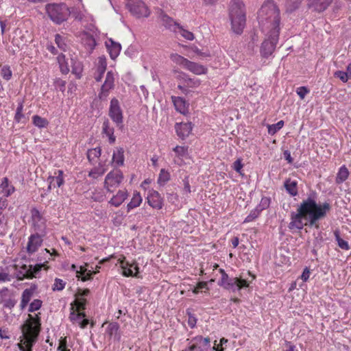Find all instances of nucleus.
Instances as JSON below:
<instances>
[{
	"mask_svg": "<svg viewBox=\"0 0 351 351\" xmlns=\"http://www.w3.org/2000/svg\"><path fill=\"white\" fill-rule=\"evenodd\" d=\"M258 21L263 33H280V11L273 0H266L258 11Z\"/></svg>",
	"mask_w": 351,
	"mask_h": 351,
	"instance_id": "nucleus-1",
	"label": "nucleus"
},
{
	"mask_svg": "<svg viewBox=\"0 0 351 351\" xmlns=\"http://www.w3.org/2000/svg\"><path fill=\"white\" fill-rule=\"evenodd\" d=\"M40 326V319L38 315L36 317L28 315V318L22 326V335L18 343L21 351H32V348L38 340Z\"/></svg>",
	"mask_w": 351,
	"mask_h": 351,
	"instance_id": "nucleus-2",
	"label": "nucleus"
},
{
	"mask_svg": "<svg viewBox=\"0 0 351 351\" xmlns=\"http://www.w3.org/2000/svg\"><path fill=\"white\" fill-rule=\"evenodd\" d=\"M231 30L241 34L246 25V8L243 0H230L228 8Z\"/></svg>",
	"mask_w": 351,
	"mask_h": 351,
	"instance_id": "nucleus-3",
	"label": "nucleus"
},
{
	"mask_svg": "<svg viewBox=\"0 0 351 351\" xmlns=\"http://www.w3.org/2000/svg\"><path fill=\"white\" fill-rule=\"evenodd\" d=\"M221 278L219 282V285L226 290L232 291H241L242 289L249 288L252 282L255 279V276L249 271L248 274L252 277L251 280L243 279L241 276L229 278L224 269H219Z\"/></svg>",
	"mask_w": 351,
	"mask_h": 351,
	"instance_id": "nucleus-4",
	"label": "nucleus"
},
{
	"mask_svg": "<svg viewBox=\"0 0 351 351\" xmlns=\"http://www.w3.org/2000/svg\"><path fill=\"white\" fill-rule=\"evenodd\" d=\"M330 206L325 202L324 204H316L315 202L308 198V226L319 228L318 220L324 218L330 210Z\"/></svg>",
	"mask_w": 351,
	"mask_h": 351,
	"instance_id": "nucleus-5",
	"label": "nucleus"
},
{
	"mask_svg": "<svg viewBox=\"0 0 351 351\" xmlns=\"http://www.w3.org/2000/svg\"><path fill=\"white\" fill-rule=\"evenodd\" d=\"M45 12L50 20L58 25L66 21L71 14L65 3H48L45 5Z\"/></svg>",
	"mask_w": 351,
	"mask_h": 351,
	"instance_id": "nucleus-6",
	"label": "nucleus"
},
{
	"mask_svg": "<svg viewBox=\"0 0 351 351\" xmlns=\"http://www.w3.org/2000/svg\"><path fill=\"white\" fill-rule=\"evenodd\" d=\"M174 74H176V78L180 81L178 86V89L187 95L191 90L196 89L201 86L202 81L197 77H191L187 73L180 71V70H174Z\"/></svg>",
	"mask_w": 351,
	"mask_h": 351,
	"instance_id": "nucleus-7",
	"label": "nucleus"
},
{
	"mask_svg": "<svg viewBox=\"0 0 351 351\" xmlns=\"http://www.w3.org/2000/svg\"><path fill=\"white\" fill-rule=\"evenodd\" d=\"M307 226V200H304L300 208H298V213L291 215V221L289 228L293 231L307 229L304 228Z\"/></svg>",
	"mask_w": 351,
	"mask_h": 351,
	"instance_id": "nucleus-8",
	"label": "nucleus"
},
{
	"mask_svg": "<svg viewBox=\"0 0 351 351\" xmlns=\"http://www.w3.org/2000/svg\"><path fill=\"white\" fill-rule=\"evenodd\" d=\"M124 176L119 169L110 171L105 177L104 188L107 192L113 193L123 183Z\"/></svg>",
	"mask_w": 351,
	"mask_h": 351,
	"instance_id": "nucleus-9",
	"label": "nucleus"
},
{
	"mask_svg": "<svg viewBox=\"0 0 351 351\" xmlns=\"http://www.w3.org/2000/svg\"><path fill=\"white\" fill-rule=\"evenodd\" d=\"M215 347H211L210 340L208 337L201 335L193 337L186 347L182 351H214ZM218 351H222V348Z\"/></svg>",
	"mask_w": 351,
	"mask_h": 351,
	"instance_id": "nucleus-10",
	"label": "nucleus"
},
{
	"mask_svg": "<svg viewBox=\"0 0 351 351\" xmlns=\"http://www.w3.org/2000/svg\"><path fill=\"white\" fill-rule=\"evenodd\" d=\"M265 38L262 43L261 53L263 58H267L274 51L279 40L280 33H264Z\"/></svg>",
	"mask_w": 351,
	"mask_h": 351,
	"instance_id": "nucleus-11",
	"label": "nucleus"
},
{
	"mask_svg": "<svg viewBox=\"0 0 351 351\" xmlns=\"http://www.w3.org/2000/svg\"><path fill=\"white\" fill-rule=\"evenodd\" d=\"M126 8L136 18L147 17L150 11L142 0H127Z\"/></svg>",
	"mask_w": 351,
	"mask_h": 351,
	"instance_id": "nucleus-12",
	"label": "nucleus"
},
{
	"mask_svg": "<svg viewBox=\"0 0 351 351\" xmlns=\"http://www.w3.org/2000/svg\"><path fill=\"white\" fill-rule=\"evenodd\" d=\"M118 263L122 269V275L125 277L137 276L139 273V267L136 261L129 263L123 254L119 255Z\"/></svg>",
	"mask_w": 351,
	"mask_h": 351,
	"instance_id": "nucleus-13",
	"label": "nucleus"
},
{
	"mask_svg": "<svg viewBox=\"0 0 351 351\" xmlns=\"http://www.w3.org/2000/svg\"><path fill=\"white\" fill-rule=\"evenodd\" d=\"M108 115L118 126L123 123V111L117 98H112L110 100Z\"/></svg>",
	"mask_w": 351,
	"mask_h": 351,
	"instance_id": "nucleus-14",
	"label": "nucleus"
},
{
	"mask_svg": "<svg viewBox=\"0 0 351 351\" xmlns=\"http://www.w3.org/2000/svg\"><path fill=\"white\" fill-rule=\"evenodd\" d=\"M69 319L73 324L77 325L81 328H85L89 324V320L86 318L85 313L75 311L73 306H71Z\"/></svg>",
	"mask_w": 351,
	"mask_h": 351,
	"instance_id": "nucleus-15",
	"label": "nucleus"
},
{
	"mask_svg": "<svg viewBox=\"0 0 351 351\" xmlns=\"http://www.w3.org/2000/svg\"><path fill=\"white\" fill-rule=\"evenodd\" d=\"M43 242V237L38 233H34L28 237L26 252L29 255H32L36 252L42 246Z\"/></svg>",
	"mask_w": 351,
	"mask_h": 351,
	"instance_id": "nucleus-16",
	"label": "nucleus"
},
{
	"mask_svg": "<svg viewBox=\"0 0 351 351\" xmlns=\"http://www.w3.org/2000/svg\"><path fill=\"white\" fill-rule=\"evenodd\" d=\"M146 199L148 205L153 209H162L164 206L163 198L158 191L151 189Z\"/></svg>",
	"mask_w": 351,
	"mask_h": 351,
	"instance_id": "nucleus-17",
	"label": "nucleus"
},
{
	"mask_svg": "<svg viewBox=\"0 0 351 351\" xmlns=\"http://www.w3.org/2000/svg\"><path fill=\"white\" fill-rule=\"evenodd\" d=\"M114 88V73L108 71L106 73L104 82L101 86V91L99 94L100 99L106 97L110 90Z\"/></svg>",
	"mask_w": 351,
	"mask_h": 351,
	"instance_id": "nucleus-18",
	"label": "nucleus"
},
{
	"mask_svg": "<svg viewBox=\"0 0 351 351\" xmlns=\"http://www.w3.org/2000/svg\"><path fill=\"white\" fill-rule=\"evenodd\" d=\"M64 173L63 170H55L53 176H49L47 178L49 183L48 190L52 188H60L64 184Z\"/></svg>",
	"mask_w": 351,
	"mask_h": 351,
	"instance_id": "nucleus-19",
	"label": "nucleus"
},
{
	"mask_svg": "<svg viewBox=\"0 0 351 351\" xmlns=\"http://www.w3.org/2000/svg\"><path fill=\"white\" fill-rule=\"evenodd\" d=\"M189 147L187 146H177L173 149L174 152L173 162L178 166H182L184 164V159L188 158Z\"/></svg>",
	"mask_w": 351,
	"mask_h": 351,
	"instance_id": "nucleus-20",
	"label": "nucleus"
},
{
	"mask_svg": "<svg viewBox=\"0 0 351 351\" xmlns=\"http://www.w3.org/2000/svg\"><path fill=\"white\" fill-rule=\"evenodd\" d=\"M129 193L126 189H119L117 192L112 195L108 201V204L115 208L120 207L122 204L128 197Z\"/></svg>",
	"mask_w": 351,
	"mask_h": 351,
	"instance_id": "nucleus-21",
	"label": "nucleus"
},
{
	"mask_svg": "<svg viewBox=\"0 0 351 351\" xmlns=\"http://www.w3.org/2000/svg\"><path fill=\"white\" fill-rule=\"evenodd\" d=\"M163 21H165L169 25L173 24L175 26H176L179 29L178 32L185 39L188 40H193L194 39V35L191 32H189V30L184 29L181 25H180V24H178L176 21H174L171 18L165 15L163 16Z\"/></svg>",
	"mask_w": 351,
	"mask_h": 351,
	"instance_id": "nucleus-22",
	"label": "nucleus"
},
{
	"mask_svg": "<svg viewBox=\"0 0 351 351\" xmlns=\"http://www.w3.org/2000/svg\"><path fill=\"white\" fill-rule=\"evenodd\" d=\"M37 287L36 285H32L29 288H26L23 291L21 294V300L20 303L21 309H24L27 307L31 298L34 296Z\"/></svg>",
	"mask_w": 351,
	"mask_h": 351,
	"instance_id": "nucleus-23",
	"label": "nucleus"
},
{
	"mask_svg": "<svg viewBox=\"0 0 351 351\" xmlns=\"http://www.w3.org/2000/svg\"><path fill=\"white\" fill-rule=\"evenodd\" d=\"M333 0H309L308 8L315 12H324L331 5Z\"/></svg>",
	"mask_w": 351,
	"mask_h": 351,
	"instance_id": "nucleus-24",
	"label": "nucleus"
},
{
	"mask_svg": "<svg viewBox=\"0 0 351 351\" xmlns=\"http://www.w3.org/2000/svg\"><path fill=\"white\" fill-rule=\"evenodd\" d=\"M47 261L42 263V264H36L35 265H29V268L25 271L26 275L23 276V277H26V279H33L37 277L38 274L41 271L43 268L45 270H47L49 267L47 265Z\"/></svg>",
	"mask_w": 351,
	"mask_h": 351,
	"instance_id": "nucleus-25",
	"label": "nucleus"
},
{
	"mask_svg": "<svg viewBox=\"0 0 351 351\" xmlns=\"http://www.w3.org/2000/svg\"><path fill=\"white\" fill-rule=\"evenodd\" d=\"M171 101L176 110L184 114L188 112L189 104L183 97L171 96Z\"/></svg>",
	"mask_w": 351,
	"mask_h": 351,
	"instance_id": "nucleus-26",
	"label": "nucleus"
},
{
	"mask_svg": "<svg viewBox=\"0 0 351 351\" xmlns=\"http://www.w3.org/2000/svg\"><path fill=\"white\" fill-rule=\"evenodd\" d=\"M124 149L121 147H116L112 152V165L114 167H121L124 165Z\"/></svg>",
	"mask_w": 351,
	"mask_h": 351,
	"instance_id": "nucleus-27",
	"label": "nucleus"
},
{
	"mask_svg": "<svg viewBox=\"0 0 351 351\" xmlns=\"http://www.w3.org/2000/svg\"><path fill=\"white\" fill-rule=\"evenodd\" d=\"M105 44L111 59H116L121 50V45L114 42L111 38L106 41Z\"/></svg>",
	"mask_w": 351,
	"mask_h": 351,
	"instance_id": "nucleus-28",
	"label": "nucleus"
},
{
	"mask_svg": "<svg viewBox=\"0 0 351 351\" xmlns=\"http://www.w3.org/2000/svg\"><path fill=\"white\" fill-rule=\"evenodd\" d=\"M176 130L178 135L181 138L184 139L188 136L192 131V124L190 122L176 123Z\"/></svg>",
	"mask_w": 351,
	"mask_h": 351,
	"instance_id": "nucleus-29",
	"label": "nucleus"
},
{
	"mask_svg": "<svg viewBox=\"0 0 351 351\" xmlns=\"http://www.w3.org/2000/svg\"><path fill=\"white\" fill-rule=\"evenodd\" d=\"M186 70L189 71L195 75H203L206 74L208 69L205 66L199 64L197 62L189 61Z\"/></svg>",
	"mask_w": 351,
	"mask_h": 351,
	"instance_id": "nucleus-30",
	"label": "nucleus"
},
{
	"mask_svg": "<svg viewBox=\"0 0 351 351\" xmlns=\"http://www.w3.org/2000/svg\"><path fill=\"white\" fill-rule=\"evenodd\" d=\"M143 202V198L141 193L138 191H134L132 193V198L130 202L127 204V211L129 212L132 209H135L141 206Z\"/></svg>",
	"mask_w": 351,
	"mask_h": 351,
	"instance_id": "nucleus-31",
	"label": "nucleus"
},
{
	"mask_svg": "<svg viewBox=\"0 0 351 351\" xmlns=\"http://www.w3.org/2000/svg\"><path fill=\"white\" fill-rule=\"evenodd\" d=\"M0 189L1 193L4 197H9L16 191L15 187L10 184L8 178L6 177L2 179Z\"/></svg>",
	"mask_w": 351,
	"mask_h": 351,
	"instance_id": "nucleus-32",
	"label": "nucleus"
},
{
	"mask_svg": "<svg viewBox=\"0 0 351 351\" xmlns=\"http://www.w3.org/2000/svg\"><path fill=\"white\" fill-rule=\"evenodd\" d=\"M8 291V288H3L2 290H0V304H3V308H6L7 309H12L15 306L16 301L13 298H3V295L6 294Z\"/></svg>",
	"mask_w": 351,
	"mask_h": 351,
	"instance_id": "nucleus-33",
	"label": "nucleus"
},
{
	"mask_svg": "<svg viewBox=\"0 0 351 351\" xmlns=\"http://www.w3.org/2000/svg\"><path fill=\"white\" fill-rule=\"evenodd\" d=\"M169 58H170V60L174 64H176L177 65L180 66L181 67H182L184 69H186V68L188 65V63L190 61L187 58H186L184 56H182L178 53H171Z\"/></svg>",
	"mask_w": 351,
	"mask_h": 351,
	"instance_id": "nucleus-34",
	"label": "nucleus"
},
{
	"mask_svg": "<svg viewBox=\"0 0 351 351\" xmlns=\"http://www.w3.org/2000/svg\"><path fill=\"white\" fill-rule=\"evenodd\" d=\"M349 174V170L345 165L340 167L335 178L336 184H340L344 182L348 179Z\"/></svg>",
	"mask_w": 351,
	"mask_h": 351,
	"instance_id": "nucleus-35",
	"label": "nucleus"
},
{
	"mask_svg": "<svg viewBox=\"0 0 351 351\" xmlns=\"http://www.w3.org/2000/svg\"><path fill=\"white\" fill-rule=\"evenodd\" d=\"M103 133L108 137L110 143H114L116 141V136H114V129L110 128L108 121H106L103 123Z\"/></svg>",
	"mask_w": 351,
	"mask_h": 351,
	"instance_id": "nucleus-36",
	"label": "nucleus"
},
{
	"mask_svg": "<svg viewBox=\"0 0 351 351\" xmlns=\"http://www.w3.org/2000/svg\"><path fill=\"white\" fill-rule=\"evenodd\" d=\"M76 277L78 279H81L83 282H86L93 278L92 271L90 270L87 271V269L82 266L80 267L79 270L76 271Z\"/></svg>",
	"mask_w": 351,
	"mask_h": 351,
	"instance_id": "nucleus-37",
	"label": "nucleus"
},
{
	"mask_svg": "<svg viewBox=\"0 0 351 351\" xmlns=\"http://www.w3.org/2000/svg\"><path fill=\"white\" fill-rule=\"evenodd\" d=\"M106 171V169L103 165H99L98 167L90 169V171L88 172V176L93 179H97L98 178L102 176Z\"/></svg>",
	"mask_w": 351,
	"mask_h": 351,
	"instance_id": "nucleus-38",
	"label": "nucleus"
},
{
	"mask_svg": "<svg viewBox=\"0 0 351 351\" xmlns=\"http://www.w3.org/2000/svg\"><path fill=\"white\" fill-rule=\"evenodd\" d=\"M32 221H33L34 226L35 227L38 226L39 223H43V215L37 208H32Z\"/></svg>",
	"mask_w": 351,
	"mask_h": 351,
	"instance_id": "nucleus-39",
	"label": "nucleus"
},
{
	"mask_svg": "<svg viewBox=\"0 0 351 351\" xmlns=\"http://www.w3.org/2000/svg\"><path fill=\"white\" fill-rule=\"evenodd\" d=\"M57 59L59 64L60 72L62 74H67L69 72V68L68 66V63L66 62L65 56L61 53L58 56Z\"/></svg>",
	"mask_w": 351,
	"mask_h": 351,
	"instance_id": "nucleus-40",
	"label": "nucleus"
},
{
	"mask_svg": "<svg viewBox=\"0 0 351 351\" xmlns=\"http://www.w3.org/2000/svg\"><path fill=\"white\" fill-rule=\"evenodd\" d=\"M32 121H33V123L35 126L40 129L47 128L49 124L48 121L45 118L38 114L34 115L33 117H32Z\"/></svg>",
	"mask_w": 351,
	"mask_h": 351,
	"instance_id": "nucleus-41",
	"label": "nucleus"
},
{
	"mask_svg": "<svg viewBox=\"0 0 351 351\" xmlns=\"http://www.w3.org/2000/svg\"><path fill=\"white\" fill-rule=\"evenodd\" d=\"M86 300L84 298H77L73 304H71V306H74L75 311L77 312H83L82 311L86 309Z\"/></svg>",
	"mask_w": 351,
	"mask_h": 351,
	"instance_id": "nucleus-42",
	"label": "nucleus"
},
{
	"mask_svg": "<svg viewBox=\"0 0 351 351\" xmlns=\"http://www.w3.org/2000/svg\"><path fill=\"white\" fill-rule=\"evenodd\" d=\"M302 0H286L285 7L287 12H293L298 9Z\"/></svg>",
	"mask_w": 351,
	"mask_h": 351,
	"instance_id": "nucleus-43",
	"label": "nucleus"
},
{
	"mask_svg": "<svg viewBox=\"0 0 351 351\" xmlns=\"http://www.w3.org/2000/svg\"><path fill=\"white\" fill-rule=\"evenodd\" d=\"M170 179V173L168 171H167L165 169H161L158 179V183L163 186L165 185Z\"/></svg>",
	"mask_w": 351,
	"mask_h": 351,
	"instance_id": "nucleus-44",
	"label": "nucleus"
},
{
	"mask_svg": "<svg viewBox=\"0 0 351 351\" xmlns=\"http://www.w3.org/2000/svg\"><path fill=\"white\" fill-rule=\"evenodd\" d=\"M101 149L100 147L89 149L87 152V158L90 162L94 161L101 156Z\"/></svg>",
	"mask_w": 351,
	"mask_h": 351,
	"instance_id": "nucleus-45",
	"label": "nucleus"
},
{
	"mask_svg": "<svg viewBox=\"0 0 351 351\" xmlns=\"http://www.w3.org/2000/svg\"><path fill=\"white\" fill-rule=\"evenodd\" d=\"M91 198L95 202H104L106 199L104 191L102 189H95V191L92 192Z\"/></svg>",
	"mask_w": 351,
	"mask_h": 351,
	"instance_id": "nucleus-46",
	"label": "nucleus"
},
{
	"mask_svg": "<svg viewBox=\"0 0 351 351\" xmlns=\"http://www.w3.org/2000/svg\"><path fill=\"white\" fill-rule=\"evenodd\" d=\"M285 125V122L283 121H280L278 123L272 125H267L268 133L271 135H274L276 132H278Z\"/></svg>",
	"mask_w": 351,
	"mask_h": 351,
	"instance_id": "nucleus-47",
	"label": "nucleus"
},
{
	"mask_svg": "<svg viewBox=\"0 0 351 351\" xmlns=\"http://www.w3.org/2000/svg\"><path fill=\"white\" fill-rule=\"evenodd\" d=\"M261 213V211L258 210L257 208H253L251 210L249 215L245 217L243 221V223H247L254 221L256 218H258Z\"/></svg>",
	"mask_w": 351,
	"mask_h": 351,
	"instance_id": "nucleus-48",
	"label": "nucleus"
},
{
	"mask_svg": "<svg viewBox=\"0 0 351 351\" xmlns=\"http://www.w3.org/2000/svg\"><path fill=\"white\" fill-rule=\"evenodd\" d=\"M285 187L287 191L291 195H295L297 193L296 182L291 180H287L285 182Z\"/></svg>",
	"mask_w": 351,
	"mask_h": 351,
	"instance_id": "nucleus-49",
	"label": "nucleus"
},
{
	"mask_svg": "<svg viewBox=\"0 0 351 351\" xmlns=\"http://www.w3.org/2000/svg\"><path fill=\"white\" fill-rule=\"evenodd\" d=\"M335 240L337 242V245H339V247L341 249H343V250H349L350 246L348 243L346 241H344L343 239L341 238L339 236V232L337 231H335L334 232Z\"/></svg>",
	"mask_w": 351,
	"mask_h": 351,
	"instance_id": "nucleus-50",
	"label": "nucleus"
},
{
	"mask_svg": "<svg viewBox=\"0 0 351 351\" xmlns=\"http://www.w3.org/2000/svg\"><path fill=\"white\" fill-rule=\"evenodd\" d=\"M0 75L6 81L12 79V69L8 65H4L2 66Z\"/></svg>",
	"mask_w": 351,
	"mask_h": 351,
	"instance_id": "nucleus-51",
	"label": "nucleus"
},
{
	"mask_svg": "<svg viewBox=\"0 0 351 351\" xmlns=\"http://www.w3.org/2000/svg\"><path fill=\"white\" fill-rule=\"evenodd\" d=\"M119 330V325L117 322L110 323L106 328V332L110 336L112 337L114 335L117 334Z\"/></svg>",
	"mask_w": 351,
	"mask_h": 351,
	"instance_id": "nucleus-52",
	"label": "nucleus"
},
{
	"mask_svg": "<svg viewBox=\"0 0 351 351\" xmlns=\"http://www.w3.org/2000/svg\"><path fill=\"white\" fill-rule=\"evenodd\" d=\"M271 199L268 197H263L261 202L256 206V208L259 209L261 212L269 208L270 205Z\"/></svg>",
	"mask_w": 351,
	"mask_h": 351,
	"instance_id": "nucleus-53",
	"label": "nucleus"
},
{
	"mask_svg": "<svg viewBox=\"0 0 351 351\" xmlns=\"http://www.w3.org/2000/svg\"><path fill=\"white\" fill-rule=\"evenodd\" d=\"M106 65L107 64L106 58L104 57H100L99 58V64L96 72L104 74L106 70Z\"/></svg>",
	"mask_w": 351,
	"mask_h": 351,
	"instance_id": "nucleus-54",
	"label": "nucleus"
},
{
	"mask_svg": "<svg viewBox=\"0 0 351 351\" xmlns=\"http://www.w3.org/2000/svg\"><path fill=\"white\" fill-rule=\"evenodd\" d=\"M243 168V164L242 163V159L238 158L232 164V169L236 172H238L240 175H243L242 169Z\"/></svg>",
	"mask_w": 351,
	"mask_h": 351,
	"instance_id": "nucleus-55",
	"label": "nucleus"
},
{
	"mask_svg": "<svg viewBox=\"0 0 351 351\" xmlns=\"http://www.w3.org/2000/svg\"><path fill=\"white\" fill-rule=\"evenodd\" d=\"M55 41L58 47L63 51H66V45L65 44L64 39L62 36L57 34L56 35Z\"/></svg>",
	"mask_w": 351,
	"mask_h": 351,
	"instance_id": "nucleus-56",
	"label": "nucleus"
},
{
	"mask_svg": "<svg viewBox=\"0 0 351 351\" xmlns=\"http://www.w3.org/2000/svg\"><path fill=\"white\" fill-rule=\"evenodd\" d=\"M42 306V301L40 300H34L33 302H32L29 304L28 311L29 312H34L36 311L41 308Z\"/></svg>",
	"mask_w": 351,
	"mask_h": 351,
	"instance_id": "nucleus-57",
	"label": "nucleus"
},
{
	"mask_svg": "<svg viewBox=\"0 0 351 351\" xmlns=\"http://www.w3.org/2000/svg\"><path fill=\"white\" fill-rule=\"evenodd\" d=\"M334 76L335 77L339 78L343 83H346L350 77H348V75L346 71H341V70H339L338 71H336L334 73Z\"/></svg>",
	"mask_w": 351,
	"mask_h": 351,
	"instance_id": "nucleus-58",
	"label": "nucleus"
},
{
	"mask_svg": "<svg viewBox=\"0 0 351 351\" xmlns=\"http://www.w3.org/2000/svg\"><path fill=\"white\" fill-rule=\"evenodd\" d=\"M13 279V277L7 271H0V283L8 282Z\"/></svg>",
	"mask_w": 351,
	"mask_h": 351,
	"instance_id": "nucleus-59",
	"label": "nucleus"
},
{
	"mask_svg": "<svg viewBox=\"0 0 351 351\" xmlns=\"http://www.w3.org/2000/svg\"><path fill=\"white\" fill-rule=\"evenodd\" d=\"M29 268V265H23L17 271L16 278L19 280H23V279L26 278V277H23V276H25V271Z\"/></svg>",
	"mask_w": 351,
	"mask_h": 351,
	"instance_id": "nucleus-60",
	"label": "nucleus"
},
{
	"mask_svg": "<svg viewBox=\"0 0 351 351\" xmlns=\"http://www.w3.org/2000/svg\"><path fill=\"white\" fill-rule=\"evenodd\" d=\"M203 289L208 290V284L206 282L202 281L198 282L195 289L192 290V292L194 293L195 294H197L199 293L201 290H203Z\"/></svg>",
	"mask_w": 351,
	"mask_h": 351,
	"instance_id": "nucleus-61",
	"label": "nucleus"
},
{
	"mask_svg": "<svg viewBox=\"0 0 351 351\" xmlns=\"http://www.w3.org/2000/svg\"><path fill=\"white\" fill-rule=\"evenodd\" d=\"M65 287V282L60 278H56L55 282L53 285V288H52L53 290H58L61 291L64 289Z\"/></svg>",
	"mask_w": 351,
	"mask_h": 351,
	"instance_id": "nucleus-62",
	"label": "nucleus"
},
{
	"mask_svg": "<svg viewBox=\"0 0 351 351\" xmlns=\"http://www.w3.org/2000/svg\"><path fill=\"white\" fill-rule=\"evenodd\" d=\"M23 105L21 104L19 105L18 107H17V109H16V114H15V117H14V120L16 123H20L22 118H23L24 115L23 114Z\"/></svg>",
	"mask_w": 351,
	"mask_h": 351,
	"instance_id": "nucleus-63",
	"label": "nucleus"
},
{
	"mask_svg": "<svg viewBox=\"0 0 351 351\" xmlns=\"http://www.w3.org/2000/svg\"><path fill=\"white\" fill-rule=\"evenodd\" d=\"M66 82L61 78H57L55 81V86L62 92L65 90Z\"/></svg>",
	"mask_w": 351,
	"mask_h": 351,
	"instance_id": "nucleus-64",
	"label": "nucleus"
}]
</instances>
